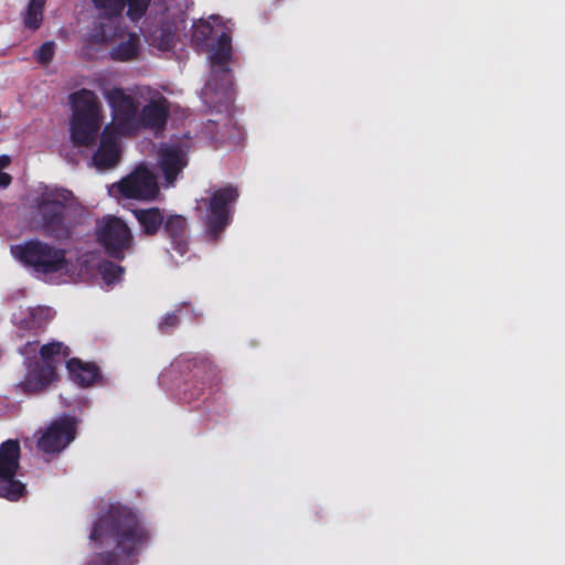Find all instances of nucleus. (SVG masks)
<instances>
[{
  "label": "nucleus",
  "mask_w": 565,
  "mask_h": 565,
  "mask_svg": "<svg viewBox=\"0 0 565 565\" xmlns=\"http://www.w3.org/2000/svg\"><path fill=\"white\" fill-rule=\"evenodd\" d=\"M239 198L238 189L232 184L214 189L206 199H201L198 210L206 207L204 226L206 234L214 241L232 222V207Z\"/></svg>",
  "instance_id": "5"
},
{
  "label": "nucleus",
  "mask_w": 565,
  "mask_h": 565,
  "mask_svg": "<svg viewBox=\"0 0 565 565\" xmlns=\"http://www.w3.org/2000/svg\"><path fill=\"white\" fill-rule=\"evenodd\" d=\"M150 0H125V7L128 8L127 15L131 21L141 19L148 10Z\"/></svg>",
  "instance_id": "28"
},
{
  "label": "nucleus",
  "mask_w": 565,
  "mask_h": 565,
  "mask_svg": "<svg viewBox=\"0 0 565 565\" xmlns=\"http://www.w3.org/2000/svg\"><path fill=\"white\" fill-rule=\"evenodd\" d=\"M118 186L127 199L153 200L159 193L157 177L147 167H138Z\"/></svg>",
  "instance_id": "13"
},
{
  "label": "nucleus",
  "mask_w": 565,
  "mask_h": 565,
  "mask_svg": "<svg viewBox=\"0 0 565 565\" xmlns=\"http://www.w3.org/2000/svg\"><path fill=\"white\" fill-rule=\"evenodd\" d=\"M70 354V348L62 342L46 343L40 349V355L44 362L43 364L52 363L55 365L60 360V355L67 358Z\"/></svg>",
  "instance_id": "23"
},
{
  "label": "nucleus",
  "mask_w": 565,
  "mask_h": 565,
  "mask_svg": "<svg viewBox=\"0 0 565 565\" xmlns=\"http://www.w3.org/2000/svg\"><path fill=\"white\" fill-rule=\"evenodd\" d=\"M232 60V38L228 33L222 32L216 43L211 47L210 61L212 73L207 81V87L228 94L233 88V74L228 64Z\"/></svg>",
  "instance_id": "10"
},
{
  "label": "nucleus",
  "mask_w": 565,
  "mask_h": 565,
  "mask_svg": "<svg viewBox=\"0 0 565 565\" xmlns=\"http://www.w3.org/2000/svg\"><path fill=\"white\" fill-rule=\"evenodd\" d=\"M151 537V529L132 509L111 504L95 521L89 539L98 548L110 544L114 548L94 554L87 565H136Z\"/></svg>",
  "instance_id": "1"
},
{
  "label": "nucleus",
  "mask_w": 565,
  "mask_h": 565,
  "mask_svg": "<svg viewBox=\"0 0 565 565\" xmlns=\"http://www.w3.org/2000/svg\"><path fill=\"white\" fill-rule=\"evenodd\" d=\"M11 163V158L7 154L0 156V170L7 168Z\"/></svg>",
  "instance_id": "31"
},
{
  "label": "nucleus",
  "mask_w": 565,
  "mask_h": 565,
  "mask_svg": "<svg viewBox=\"0 0 565 565\" xmlns=\"http://www.w3.org/2000/svg\"><path fill=\"white\" fill-rule=\"evenodd\" d=\"M66 369L71 380L81 387L95 384L100 377V369L94 362H84L78 358H72L66 362Z\"/></svg>",
  "instance_id": "17"
},
{
  "label": "nucleus",
  "mask_w": 565,
  "mask_h": 565,
  "mask_svg": "<svg viewBox=\"0 0 565 565\" xmlns=\"http://www.w3.org/2000/svg\"><path fill=\"white\" fill-rule=\"evenodd\" d=\"M56 379V366L52 363L35 364L31 367L25 379L21 382L24 392H40Z\"/></svg>",
  "instance_id": "18"
},
{
  "label": "nucleus",
  "mask_w": 565,
  "mask_h": 565,
  "mask_svg": "<svg viewBox=\"0 0 565 565\" xmlns=\"http://www.w3.org/2000/svg\"><path fill=\"white\" fill-rule=\"evenodd\" d=\"M94 6L108 18H118L125 9V0H92Z\"/></svg>",
  "instance_id": "24"
},
{
  "label": "nucleus",
  "mask_w": 565,
  "mask_h": 565,
  "mask_svg": "<svg viewBox=\"0 0 565 565\" xmlns=\"http://www.w3.org/2000/svg\"><path fill=\"white\" fill-rule=\"evenodd\" d=\"M11 181L12 177L9 173L0 171V188L9 186Z\"/></svg>",
  "instance_id": "30"
},
{
  "label": "nucleus",
  "mask_w": 565,
  "mask_h": 565,
  "mask_svg": "<svg viewBox=\"0 0 565 565\" xmlns=\"http://www.w3.org/2000/svg\"><path fill=\"white\" fill-rule=\"evenodd\" d=\"M139 49V39L135 34H129V38L125 41H121L116 46H114L110 51V56L115 61H130L132 60Z\"/></svg>",
  "instance_id": "21"
},
{
  "label": "nucleus",
  "mask_w": 565,
  "mask_h": 565,
  "mask_svg": "<svg viewBox=\"0 0 565 565\" xmlns=\"http://www.w3.org/2000/svg\"><path fill=\"white\" fill-rule=\"evenodd\" d=\"M192 313V321L198 320L199 315L191 308L190 302H180L175 309L171 312L166 313L160 322L158 329L162 334H171L181 323V317Z\"/></svg>",
  "instance_id": "20"
},
{
  "label": "nucleus",
  "mask_w": 565,
  "mask_h": 565,
  "mask_svg": "<svg viewBox=\"0 0 565 565\" xmlns=\"http://www.w3.org/2000/svg\"><path fill=\"white\" fill-rule=\"evenodd\" d=\"M102 36L103 39H106V33L104 31L102 32Z\"/></svg>",
  "instance_id": "32"
},
{
  "label": "nucleus",
  "mask_w": 565,
  "mask_h": 565,
  "mask_svg": "<svg viewBox=\"0 0 565 565\" xmlns=\"http://www.w3.org/2000/svg\"><path fill=\"white\" fill-rule=\"evenodd\" d=\"M170 115V104L163 95L149 100L138 114L137 125L140 129L161 130L166 127Z\"/></svg>",
  "instance_id": "15"
},
{
  "label": "nucleus",
  "mask_w": 565,
  "mask_h": 565,
  "mask_svg": "<svg viewBox=\"0 0 565 565\" xmlns=\"http://www.w3.org/2000/svg\"><path fill=\"white\" fill-rule=\"evenodd\" d=\"M132 214L146 236H156L162 230L166 215L159 207L135 209Z\"/></svg>",
  "instance_id": "19"
},
{
  "label": "nucleus",
  "mask_w": 565,
  "mask_h": 565,
  "mask_svg": "<svg viewBox=\"0 0 565 565\" xmlns=\"http://www.w3.org/2000/svg\"><path fill=\"white\" fill-rule=\"evenodd\" d=\"M96 241L105 254L122 260L135 245L134 235L127 223L115 215H105L96 226Z\"/></svg>",
  "instance_id": "6"
},
{
  "label": "nucleus",
  "mask_w": 565,
  "mask_h": 565,
  "mask_svg": "<svg viewBox=\"0 0 565 565\" xmlns=\"http://www.w3.org/2000/svg\"><path fill=\"white\" fill-rule=\"evenodd\" d=\"M85 218L83 205L67 189L45 186L35 199L34 223L45 237L68 242Z\"/></svg>",
  "instance_id": "2"
},
{
  "label": "nucleus",
  "mask_w": 565,
  "mask_h": 565,
  "mask_svg": "<svg viewBox=\"0 0 565 565\" xmlns=\"http://www.w3.org/2000/svg\"><path fill=\"white\" fill-rule=\"evenodd\" d=\"M55 43L53 41L44 42L35 51V58L42 65H47L54 58Z\"/></svg>",
  "instance_id": "29"
},
{
  "label": "nucleus",
  "mask_w": 565,
  "mask_h": 565,
  "mask_svg": "<svg viewBox=\"0 0 565 565\" xmlns=\"http://www.w3.org/2000/svg\"><path fill=\"white\" fill-rule=\"evenodd\" d=\"M214 28L210 22L200 20L193 25L192 41L198 45H206L213 34Z\"/></svg>",
  "instance_id": "25"
},
{
  "label": "nucleus",
  "mask_w": 565,
  "mask_h": 565,
  "mask_svg": "<svg viewBox=\"0 0 565 565\" xmlns=\"http://www.w3.org/2000/svg\"><path fill=\"white\" fill-rule=\"evenodd\" d=\"M174 41V33L173 31L167 26V28H158L152 32V42L154 45H157L160 50L167 51L170 50L173 45Z\"/></svg>",
  "instance_id": "26"
},
{
  "label": "nucleus",
  "mask_w": 565,
  "mask_h": 565,
  "mask_svg": "<svg viewBox=\"0 0 565 565\" xmlns=\"http://www.w3.org/2000/svg\"><path fill=\"white\" fill-rule=\"evenodd\" d=\"M20 456L19 440L8 439L0 445V498L13 502L26 494L25 484L17 479Z\"/></svg>",
  "instance_id": "8"
},
{
  "label": "nucleus",
  "mask_w": 565,
  "mask_h": 565,
  "mask_svg": "<svg viewBox=\"0 0 565 565\" xmlns=\"http://www.w3.org/2000/svg\"><path fill=\"white\" fill-rule=\"evenodd\" d=\"M100 274L107 284H114L121 278L124 274V267L107 260L100 265Z\"/></svg>",
  "instance_id": "27"
},
{
  "label": "nucleus",
  "mask_w": 565,
  "mask_h": 565,
  "mask_svg": "<svg viewBox=\"0 0 565 565\" xmlns=\"http://www.w3.org/2000/svg\"><path fill=\"white\" fill-rule=\"evenodd\" d=\"M73 107L71 139L77 147L95 145L100 129V109L94 92L83 88L70 95Z\"/></svg>",
  "instance_id": "3"
},
{
  "label": "nucleus",
  "mask_w": 565,
  "mask_h": 565,
  "mask_svg": "<svg viewBox=\"0 0 565 565\" xmlns=\"http://www.w3.org/2000/svg\"><path fill=\"white\" fill-rule=\"evenodd\" d=\"M44 6L45 0H30L23 19L26 29L38 30L41 26Z\"/></svg>",
  "instance_id": "22"
},
{
  "label": "nucleus",
  "mask_w": 565,
  "mask_h": 565,
  "mask_svg": "<svg viewBox=\"0 0 565 565\" xmlns=\"http://www.w3.org/2000/svg\"><path fill=\"white\" fill-rule=\"evenodd\" d=\"M189 163L188 152L179 145L162 143L158 151L156 169L164 186H173Z\"/></svg>",
  "instance_id": "12"
},
{
  "label": "nucleus",
  "mask_w": 565,
  "mask_h": 565,
  "mask_svg": "<svg viewBox=\"0 0 565 565\" xmlns=\"http://www.w3.org/2000/svg\"><path fill=\"white\" fill-rule=\"evenodd\" d=\"M11 253L15 259L38 274H57L68 267L65 249L40 239H29L14 245Z\"/></svg>",
  "instance_id": "4"
},
{
  "label": "nucleus",
  "mask_w": 565,
  "mask_h": 565,
  "mask_svg": "<svg viewBox=\"0 0 565 565\" xmlns=\"http://www.w3.org/2000/svg\"><path fill=\"white\" fill-rule=\"evenodd\" d=\"M172 367L185 377L182 394L188 402L200 398L215 379V367L205 358H179Z\"/></svg>",
  "instance_id": "7"
},
{
  "label": "nucleus",
  "mask_w": 565,
  "mask_h": 565,
  "mask_svg": "<svg viewBox=\"0 0 565 565\" xmlns=\"http://www.w3.org/2000/svg\"><path fill=\"white\" fill-rule=\"evenodd\" d=\"M162 231L170 241L172 249L183 257L189 252V225L183 215L168 214L164 217Z\"/></svg>",
  "instance_id": "16"
},
{
  "label": "nucleus",
  "mask_w": 565,
  "mask_h": 565,
  "mask_svg": "<svg viewBox=\"0 0 565 565\" xmlns=\"http://www.w3.org/2000/svg\"><path fill=\"white\" fill-rule=\"evenodd\" d=\"M113 115L111 128L121 136H132L138 132L137 118L139 105L132 95L126 94L120 87H114L105 94Z\"/></svg>",
  "instance_id": "9"
},
{
  "label": "nucleus",
  "mask_w": 565,
  "mask_h": 565,
  "mask_svg": "<svg viewBox=\"0 0 565 565\" xmlns=\"http://www.w3.org/2000/svg\"><path fill=\"white\" fill-rule=\"evenodd\" d=\"M119 136L121 135L115 128L110 126L104 128L99 146L93 156V162L97 169L108 170L118 164L121 157Z\"/></svg>",
  "instance_id": "14"
},
{
  "label": "nucleus",
  "mask_w": 565,
  "mask_h": 565,
  "mask_svg": "<svg viewBox=\"0 0 565 565\" xmlns=\"http://www.w3.org/2000/svg\"><path fill=\"white\" fill-rule=\"evenodd\" d=\"M76 435V419L64 415L52 422L38 440V448L45 454H57L66 448Z\"/></svg>",
  "instance_id": "11"
}]
</instances>
